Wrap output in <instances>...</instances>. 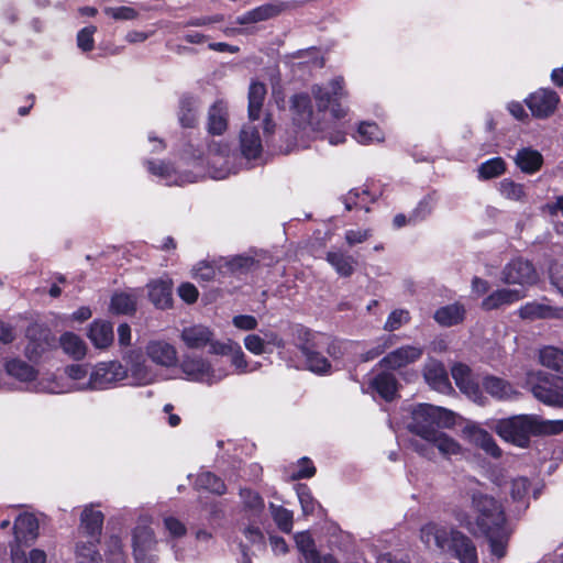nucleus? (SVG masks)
<instances>
[{"mask_svg":"<svg viewBox=\"0 0 563 563\" xmlns=\"http://www.w3.org/2000/svg\"><path fill=\"white\" fill-rule=\"evenodd\" d=\"M454 424L453 411L430 404H419L411 412L408 429L421 440L432 442L442 455L450 456L460 454L462 448L457 441L439 428H452Z\"/></svg>","mask_w":563,"mask_h":563,"instance_id":"obj_1","label":"nucleus"},{"mask_svg":"<svg viewBox=\"0 0 563 563\" xmlns=\"http://www.w3.org/2000/svg\"><path fill=\"white\" fill-rule=\"evenodd\" d=\"M474 525L481 534L497 532L507 527L508 518L503 503L482 490L471 492Z\"/></svg>","mask_w":563,"mask_h":563,"instance_id":"obj_2","label":"nucleus"},{"mask_svg":"<svg viewBox=\"0 0 563 563\" xmlns=\"http://www.w3.org/2000/svg\"><path fill=\"white\" fill-rule=\"evenodd\" d=\"M311 95L318 111L325 112L330 110L335 119H343L347 114V108L342 104V101L349 97V92L345 89V81L342 76L331 79L327 86L313 85Z\"/></svg>","mask_w":563,"mask_h":563,"instance_id":"obj_3","label":"nucleus"},{"mask_svg":"<svg viewBox=\"0 0 563 563\" xmlns=\"http://www.w3.org/2000/svg\"><path fill=\"white\" fill-rule=\"evenodd\" d=\"M494 431L505 441L519 448H527L530 437L534 435V416L518 415L498 419Z\"/></svg>","mask_w":563,"mask_h":563,"instance_id":"obj_4","label":"nucleus"},{"mask_svg":"<svg viewBox=\"0 0 563 563\" xmlns=\"http://www.w3.org/2000/svg\"><path fill=\"white\" fill-rule=\"evenodd\" d=\"M25 338L24 356L33 364H38L47 352L56 347V338L44 323H30L25 329Z\"/></svg>","mask_w":563,"mask_h":563,"instance_id":"obj_5","label":"nucleus"},{"mask_svg":"<svg viewBox=\"0 0 563 563\" xmlns=\"http://www.w3.org/2000/svg\"><path fill=\"white\" fill-rule=\"evenodd\" d=\"M126 375V368L119 361L101 362L91 372L89 385L92 389H107L124 379Z\"/></svg>","mask_w":563,"mask_h":563,"instance_id":"obj_6","label":"nucleus"},{"mask_svg":"<svg viewBox=\"0 0 563 563\" xmlns=\"http://www.w3.org/2000/svg\"><path fill=\"white\" fill-rule=\"evenodd\" d=\"M525 103L536 119H548L555 112L560 103V96L553 89L540 88L531 92L525 99Z\"/></svg>","mask_w":563,"mask_h":563,"instance_id":"obj_7","label":"nucleus"},{"mask_svg":"<svg viewBox=\"0 0 563 563\" xmlns=\"http://www.w3.org/2000/svg\"><path fill=\"white\" fill-rule=\"evenodd\" d=\"M532 393L544 405L563 408V377L550 375L540 378L532 387Z\"/></svg>","mask_w":563,"mask_h":563,"instance_id":"obj_8","label":"nucleus"},{"mask_svg":"<svg viewBox=\"0 0 563 563\" xmlns=\"http://www.w3.org/2000/svg\"><path fill=\"white\" fill-rule=\"evenodd\" d=\"M501 280L509 285H532L538 275L533 264L521 257L511 260L503 269Z\"/></svg>","mask_w":563,"mask_h":563,"instance_id":"obj_9","label":"nucleus"},{"mask_svg":"<svg viewBox=\"0 0 563 563\" xmlns=\"http://www.w3.org/2000/svg\"><path fill=\"white\" fill-rule=\"evenodd\" d=\"M104 515L97 510L92 505L85 506L79 518L77 527V538L100 541Z\"/></svg>","mask_w":563,"mask_h":563,"instance_id":"obj_10","label":"nucleus"},{"mask_svg":"<svg viewBox=\"0 0 563 563\" xmlns=\"http://www.w3.org/2000/svg\"><path fill=\"white\" fill-rule=\"evenodd\" d=\"M180 369L189 380L208 385L216 383L211 364L202 357L185 356L180 363Z\"/></svg>","mask_w":563,"mask_h":563,"instance_id":"obj_11","label":"nucleus"},{"mask_svg":"<svg viewBox=\"0 0 563 563\" xmlns=\"http://www.w3.org/2000/svg\"><path fill=\"white\" fill-rule=\"evenodd\" d=\"M288 8V2L282 0H273L238 16L236 23L240 25H246L267 21L280 15Z\"/></svg>","mask_w":563,"mask_h":563,"instance_id":"obj_12","label":"nucleus"},{"mask_svg":"<svg viewBox=\"0 0 563 563\" xmlns=\"http://www.w3.org/2000/svg\"><path fill=\"white\" fill-rule=\"evenodd\" d=\"M291 336L295 346L300 351L302 356H307L311 353L319 351L325 338L322 333H317L302 324H295L291 327Z\"/></svg>","mask_w":563,"mask_h":563,"instance_id":"obj_13","label":"nucleus"},{"mask_svg":"<svg viewBox=\"0 0 563 563\" xmlns=\"http://www.w3.org/2000/svg\"><path fill=\"white\" fill-rule=\"evenodd\" d=\"M450 550L460 563H478L477 549L474 541L459 530L451 531Z\"/></svg>","mask_w":563,"mask_h":563,"instance_id":"obj_14","label":"nucleus"},{"mask_svg":"<svg viewBox=\"0 0 563 563\" xmlns=\"http://www.w3.org/2000/svg\"><path fill=\"white\" fill-rule=\"evenodd\" d=\"M422 355V349L405 345L391 351L379 361V366L387 369H399L410 363H415Z\"/></svg>","mask_w":563,"mask_h":563,"instance_id":"obj_15","label":"nucleus"},{"mask_svg":"<svg viewBox=\"0 0 563 563\" xmlns=\"http://www.w3.org/2000/svg\"><path fill=\"white\" fill-rule=\"evenodd\" d=\"M240 148L246 159H256L262 155L263 144L257 126L244 124L240 132Z\"/></svg>","mask_w":563,"mask_h":563,"instance_id":"obj_16","label":"nucleus"},{"mask_svg":"<svg viewBox=\"0 0 563 563\" xmlns=\"http://www.w3.org/2000/svg\"><path fill=\"white\" fill-rule=\"evenodd\" d=\"M526 297V292L519 289L501 288L485 297L481 307L485 311L499 309L503 306L512 305Z\"/></svg>","mask_w":563,"mask_h":563,"instance_id":"obj_17","label":"nucleus"},{"mask_svg":"<svg viewBox=\"0 0 563 563\" xmlns=\"http://www.w3.org/2000/svg\"><path fill=\"white\" fill-rule=\"evenodd\" d=\"M148 299L157 309H169L173 307V283L172 280L156 279L148 285Z\"/></svg>","mask_w":563,"mask_h":563,"instance_id":"obj_18","label":"nucleus"},{"mask_svg":"<svg viewBox=\"0 0 563 563\" xmlns=\"http://www.w3.org/2000/svg\"><path fill=\"white\" fill-rule=\"evenodd\" d=\"M369 386L383 398L390 402L398 397L399 382L391 372H380L371 380Z\"/></svg>","mask_w":563,"mask_h":563,"instance_id":"obj_19","label":"nucleus"},{"mask_svg":"<svg viewBox=\"0 0 563 563\" xmlns=\"http://www.w3.org/2000/svg\"><path fill=\"white\" fill-rule=\"evenodd\" d=\"M290 109L292 112L294 123L298 128L305 129L312 124L313 110L311 99L308 93L302 92L294 95L291 98Z\"/></svg>","mask_w":563,"mask_h":563,"instance_id":"obj_20","label":"nucleus"},{"mask_svg":"<svg viewBox=\"0 0 563 563\" xmlns=\"http://www.w3.org/2000/svg\"><path fill=\"white\" fill-rule=\"evenodd\" d=\"M147 356L157 365L170 367L177 362V351L165 341H152L146 346Z\"/></svg>","mask_w":563,"mask_h":563,"instance_id":"obj_21","label":"nucleus"},{"mask_svg":"<svg viewBox=\"0 0 563 563\" xmlns=\"http://www.w3.org/2000/svg\"><path fill=\"white\" fill-rule=\"evenodd\" d=\"M38 520L33 514H20L13 525L14 538L18 542L33 541L38 536Z\"/></svg>","mask_w":563,"mask_h":563,"instance_id":"obj_22","label":"nucleus"},{"mask_svg":"<svg viewBox=\"0 0 563 563\" xmlns=\"http://www.w3.org/2000/svg\"><path fill=\"white\" fill-rule=\"evenodd\" d=\"M466 433L470 441L485 451L488 455L495 459H499L501 456V449L496 443L494 437L485 429L478 426H472L466 428Z\"/></svg>","mask_w":563,"mask_h":563,"instance_id":"obj_23","label":"nucleus"},{"mask_svg":"<svg viewBox=\"0 0 563 563\" xmlns=\"http://www.w3.org/2000/svg\"><path fill=\"white\" fill-rule=\"evenodd\" d=\"M88 338L97 349H108L114 340L113 324L108 320H95L89 327Z\"/></svg>","mask_w":563,"mask_h":563,"instance_id":"obj_24","label":"nucleus"},{"mask_svg":"<svg viewBox=\"0 0 563 563\" xmlns=\"http://www.w3.org/2000/svg\"><path fill=\"white\" fill-rule=\"evenodd\" d=\"M465 316L466 310L464 305L454 302L437 309L433 319L439 325L450 328L462 323Z\"/></svg>","mask_w":563,"mask_h":563,"instance_id":"obj_25","label":"nucleus"},{"mask_svg":"<svg viewBox=\"0 0 563 563\" xmlns=\"http://www.w3.org/2000/svg\"><path fill=\"white\" fill-rule=\"evenodd\" d=\"M515 163L523 174L533 175L542 168L544 159L539 151L531 147H522L518 150Z\"/></svg>","mask_w":563,"mask_h":563,"instance_id":"obj_26","label":"nucleus"},{"mask_svg":"<svg viewBox=\"0 0 563 563\" xmlns=\"http://www.w3.org/2000/svg\"><path fill=\"white\" fill-rule=\"evenodd\" d=\"M4 371L9 376L24 383L35 380L38 375V371L33 365L19 357L7 360L4 362Z\"/></svg>","mask_w":563,"mask_h":563,"instance_id":"obj_27","label":"nucleus"},{"mask_svg":"<svg viewBox=\"0 0 563 563\" xmlns=\"http://www.w3.org/2000/svg\"><path fill=\"white\" fill-rule=\"evenodd\" d=\"M228 129V109L222 100L216 101L208 113V132L211 135H222Z\"/></svg>","mask_w":563,"mask_h":563,"instance_id":"obj_28","label":"nucleus"},{"mask_svg":"<svg viewBox=\"0 0 563 563\" xmlns=\"http://www.w3.org/2000/svg\"><path fill=\"white\" fill-rule=\"evenodd\" d=\"M423 376L426 382L438 391H446L451 388L448 372L440 362H434L424 367Z\"/></svg>","mask_w":563,"mask_h":563,"instance_id":"obj_29","label":"nucleus"},{"mask_svg":"<svg viewBox=\"0 0 563 563\" xmlns=\"http://www.w3.org/2000/svg\"><path fill=\"white\" fill-rule=\"evenodd\" d=\"M212 338L213 332L200 324L185 328L181 332V339L189 349H203Z\"/></svg>","mask_w":563,"mask_h":563,"instance_id":"obj_30","label":"nucleus"},{"mask_svg":"<svg viewBox=\"0 0 563 563\" xmlns=\"http://www.w3.org/2000/svg\"><path fill=\"white\" fill-rule=\"evenodd\" d=\"M156 544L155 534L148 526H136L132 531L133 556L142 559L143 551H151Z\"/></svg>","mask_w":563,"mask_h":563,"instance_id":"obj_31","label":"nucleus"},{"mask_svg":"<svg viewBox=\"0 0 563 563\" xmlns=\"http://www.w3.org/2000/svg\"><path fill=\"white\" fill-rule=\"evenodd\" d=\"M267 93V89L262 81H252L249 87V119L250 121H256L261 117L264 100Z\"/></svg>","mask_w":563,"mask_h":563,"instance_id":"obj_32","label":"nucleus"},{"mask_svg":"<svg viewBox=\"0 0 563 563\" xmlns=\"http://www.w3.org/2000/svg\"><path fill=\"white\" fill-rule=\"evenodd\" d=\"M100 541L80 539L75 543L76 563H102V556L98 550Z\"/></svg>","mask_w":563,"mask_h":563,"instance_id":"obj_33","label":"nucleus"},{"mask_svg":"<svg viewBox=\"0 0 563 563\" xmlns=\"http://www.w3.org/2000/svg\"><path fill=\"white\" fill-rule=\"evenodd\" d=\"M325 260L341 277H350L353 275L356 261L352 255L342 251H329L325 255Z\"/></svg>","mask_w":563,"mask_h":563,"instance_id":"obj_34","label":"nucleus"},{"mask_svg":"<svg viewBox=\"0 0 563 563\" xmlns=\"http://www.w3.org/2000/svg\"><path fill=\"white\" fill-rule=\"evenodd\" d=\"M59 344L63 351L75 361H80L86 356V344L81 338L74 332L63 333L59 338Z\"/></svg>","mask_w":563,"mask_h":563,"instance_id":"obj_35","label":"nucleus"},{"mask_svg":"<svg viewBox=\"0 0 563 563\" xmlns=\"http://www.w3.org/2000/svg\"><path fill=\"white\" fill-rule=\"evenodd\" d=\"M196 99L190 93H185L179 99L178 120L183 128L192 129L197 125L198 119L195 111Z\"/></svg>","mask_w":563,"mask_h":563,"instance_id":"obj_36","label":"nucleus"},{"mask_svg":"<svg viewBox=\"0 0 563 563\" xmlns=\"http://www.w3.org/2000/svg\"><path fill=\"white\" fill-rule=\"evenodd\" d=\"M518 314L523 320L550 319L555 317V309L549 305L531 301L522 305Z\"/></svg>","mask_w":563,"mask_h":563,"instance_id":"obj_37","label":"nucleus"},{"mask_svg":"<svg viewBox=\"0 0 563 563\" xmlns=\"http://www.w3.org/2000/svg\"><path fill=\"white\" fill-rule=\"evenodd\" d=\"M510 534L511 532L508 530V527L498 530L497 532L483 534L488 541L492 556L498 561L504 559L507 554Z\"/></svg>","mask_w":563,"mask_h":563,"instance_id":"obj_38","label":"nucleus"},{"mask_svg":"<svg viewBox=\"0 0 563 563\" xmlns=\"http://www.w3.org/2000/svg\"><path fill=\"white\" fill-rule=\"evenodd\" d=\"M137 309V300L133 294L114 292L110 300V310L115 314H134Z\"/></svg>","mask_w":563,"mask_h":563,"instance_id":"obj_39","label":"nucleus"},{"mask_svg":"<svg viewBox=\"0 0 563 563\" xmlns=\"http://www.w3.org/2000/svg\"><path fill=\"white\" fill-rule=\"evenodd\" d=\"M507 172V163L500 157L496 156L483 162L477 168V177L479 180H490L503 176Z\"/></svg>","mask_w":563,"mask_h":563,"instance_id":"obj_40","label":"nucleus"},{"mask_svg":"<svg viewBox=\"0 0 563 563\" xmlns=\"http://www.w3.org/2000/svg\"><path fill=\"white\" fill-rule=\"evenodd\" d=\"M374 200L375 198L368 189L353 188L344 197L343 202L347 211L353 209L369 211L368 205L374 202Z\"/></svg>","mask_w":563,"mask_h":563,"instance_id":"obj_41","label":"nucleus"},{"mask_svg":"<svg viewBox=\"0 0 563 563\" xmlns=\"http://www.w3.org/2000/svg\"><path fill=\"white\" fill-rule=\"evenodd\" d=\"M482 385L487 394L497 399H506L511 393V385L507 380L494 375H486L482 380Z\"/></svg>","mask_w":563,"mask_h":563,"instance_id":"obj_42","label":"nucleus"},{"mask_svg":"<svg viewBox=\"0 0 563 563\" xmlns=\"http://www.w3.org/2000/svg\"><path fill=\"white\" fill-rule=\"evenodd\" d=\"M438 197L435 191L428 192L424 195L417 206L411 210V222L416 223V225L426 219H428L437 203Z\"/></svg>","mask_w":563,"mask_h":563,"instance_id":"obj_43","label":"nucleus"},{"mask_svg":"<svg viewBox=\"0 0 563 563\" xmlns=\"http://www.w3.org/2000/svg\"><path fill=\"white\" fill-rule=\"evenodd\" d=\"M530 488L531 483L525 476H520L511 481L510 497L512 501L522 507L523 510L529 507Z\"/></svg>","mask_w":563,"mask_h":563,"instance_id":"obj_44","label":"nucleus"},{"mask_svg":"<svg viewBox=\"0 0 563 563\" xmlns=\"http://www.w3.org/2000/svg\"><path fill=\"white\" fill-rule=\"evenodd\" d=\"M258 265V261L249 255H235L224 261L219 268L225 267L231 274H246L253 267Z\"/></svg>","mask_w":563,"mask_h":563,"instance_id":"obj_45","label":"nucleus"},{"mask_svg":"<svg viewBox=\"0 0 563 563\" xmlns=\"http://www.w3.org/2000/svg\"><path fill=\"white\" fill-rule=\"evenodd\" d=\"M196 485L200 489H205L217 495H223L227 492V485L223 479L211 472L199 474Z\"/></svg>","mask_w":563,"mask_h":563,"instance_id":"obj_46","label":"nucleus"},{"mask_svg":"<svg viewBox=\"0 0 563 563\" xmlns=\"http://www.w3.org/2000/svg\"><path fill=\"white\" fill-rule=\"evenodd\" d=\"M269 509L277 528L285 533L291 532L294 526L292 511L284 506H277L273 503L269 504Z\"/></svg>","mask_w":563,"mask_h":563,"instance_id":"obj_47","label":"nucleus"},{"mask_svg":"<svg viewBox=\"0 0 563 563\" xmlns=\"http://www.w3.org/2000/svg\"><path fill=\"white\" fill-rule=\"evenodd\" d=\"M539 357L543 366L563 374V350L545 346L540 351Z\"/></svg>","mask_w":563,"mask_h":563,"instance_id":"obj_48","label":"nucleus"},{"mask_svg":"<svg viewBox=\"0 0 563 563\" xmlns=\"http://www.w3.org/2000/svg\"><path fill=\"white\" fill-rule=\"evenodd\" d=\"M296 544L299 551L310 563H321V558L316 549L314 540L308 532H301L296 536Z\"/></svg>","mask_w":563,"mask_h":563,"instance_id":"obj_49","label":"nucleus"},{"mask_svg":"<svg viewBox=\"0 0 563 563\" xmlns=\"http://www.w3.org/2000/svg\"><path fill=\"white\" fill-rule=\"evenodd\" d=\"M498 190L508 200L521 201L526 197L525 186L510 178H504L499 183Z\"/></svg>","mask_w":563,"mask_h":563,"instance_id":"obj_50","label":"nucleus"},{"mask_svg":"<svg viewBox=\"0 0 563 563\" xmlns=\"http://www.w3.org/2000/svg\"><path fill=\"white\" fill-rule=\"evenodd\" d=\"M307 368L318 375L330 374L332 365L330 361L319 351L305 356Z\"/></svg>","mask_w":563,"mask_h":563,"instance_id":"obj_51","label":"nucleus"},{"mask_svg":"<svg viewBox=\"0 0 563 563\" xmlns=\"http://www.w3.org/2000/svg\"><path fill=\"white\" fill-rule=\"evenodd\" d=\"M382 131L374 122H362L356 132V140L360 143L367 144L374 141H379Z\"/></svg>","mask_w":563,"mask_h":563,"instance_id":"obj_52","label":"nucleus"},{"mask_svg":"<svg viewBox=\"0 0 563 563\" xmlns=\"http://www.w3.org/2000/svg\"><path fill=\"white\" fill-rule=\"evenodd\" d=\"M563 432V420H540L534 416V435H554Z\"/></svg>","mask_w":563,"mask_h":563,"instance_id":"obj_53","label":"nucleus"},{"mask_svg":"<svg viewBox=\"0 0 563 563\" xmlns=\"http://www.w3.org/2000/svg\"><path fill=\"white\" fill-rule=\"evenodd\" d=\"M410 320V312L407 309H395L387 317L384 329L393 332L398 330L402 324L409 323Z\"/></svg>","mask_w":563,"mask_h":563,"instance_id":"obj_54","label":"nucleus"},{"mask_svg":"<svg viewBox=\"0 0 563 563\" xmlns=\"http://www.w3.org/2000/svg\"><path fill=\"white\" fill-rule=\"evenodd\" d=\"M106 555L108 556V563H125L123 545L120 537H110Z\"/></svg>","mask_w":563,"mask_h":563,"instance_id":"obj_55","label":"nucleus"},{"mask_svg":"<svg viewBox=\"0 0 563 563\" xmlns=\"http://www.w3.org/2000/svg\"><path fill=\"white\" fill-rule=\"evenodd\" d=\"M97 32V26H85L77 33V46L85 53L91 52L95 48L93 35Z\"/></svg>","mask_w":563,"mask_h":563,"instance_id":"obj_56","label":"nucleus"},{"mask_svg":"<svg viewBox=\"0 0 563 563\" xmlns=\"http://www.w3.org/2000/svg\"><path fill=\"white\" fill-rule=\"evenodd\" d=\"M104 13L114 20L130 21L139 16V12L132 7H107Z\"/></svg>","mask_w":563,"mask_h":563,"instance_id":"obj_57","label":"nucleus"},{"mask_svg":"<svg viewBox=\"0 0 563 563\" xmlns=\"http://www.w3.org/2000/svg\"><path fill=\"white\" fill-rule=\"evenodd\" d=\"M297 495L305 514H311L314 510V499L310 488L306 484H299Z\"/></svg>","mask_w":563,"mask_h":563,"instance_id":"obj_58","label":"nucleus"},{"mask_svg":"<svg viewBox=\"0 0 563 563\" xmlns=\"http://www.w3.org/2000/svg\"><path fill=\"white\" fill-rule=\"evenodd\" d=\"M164 527L172 538L179 539L187 534V528L184 522L173 516L164 518Z\"/></svg>","mask_w":563,"mask_h":563,"instance_id":"obj_59","label":"nucleus"},{"mask_svg":"<svg viewBox=\"0 0 563 563\" xmlns=\"http://www.w3.org/2000/svg\"><path fill=\"white\" fill-rule=\"evenodd\" d=\"M264 339L258 334H249L244 338L245 349L254 355H262L268 350L264 345ZM272 352V350H269Z\"/></svg>","mask_w":563,"mask_h":563,"instance_id":"obj_60","label":"nucleus"},{"mask_svg":"<svg viewBox=\"0 0 563 563\" xmlns=\"http://www.w3.org/2000/svg\"><path fill=\"white\" fill-rule=\"evenodd\" d=\"M240 495L243 498L246 508L252 510H261L264 508V499L257 492L252 489H241Z\"/></svg>","mask_w":563,"mask_h":563,"instance_id":"obj_61","label":"nucleus"},{"mask_svg":"<svg viewBox=\"0 0 563 563\" xmlns=\"http://www.w3.org/2000/svg\"><path fill=\"white\" fill-rule=\"evenodd\" d=\"M317 468L309 457H301L299 460L298 470L291 475L292 479L311 478L316 475Z\"/></svg>","mask_w":563,"mask_h":563,"instance_id":"obj_62","label":"nucleus"},{"mask_svg":"<svg viewBox=\"0 0 563 563\" xmlns=\"http://www.w3.org/2000/svg\"><path fill=\"white\" fill-rule=\"evenodd\" d=\"M177 292L181 300H184L188 305L195 303L199 297V291L197 287L188 282L181 283L178 286Z\"/></svg>","mask_w":563,"mask_h":563,"instance_id":"obj_63","label":"nucleus"},{"mask_svg":"<svg viewBox=\"0 0 563 563\" xmlns=\"http://www.w3.org/2000/svg\"><path fill=\"white\" fill-rule=\"evenodd\" d=\"M372 236V229L365 230H346L345 231V241L350 246H354L356 244L363 243L367 241Z\"/></svg>","mask_w":563,"mask_h":563,"instance_id":"obj_64","label":"nucleus"}]
</instances>
